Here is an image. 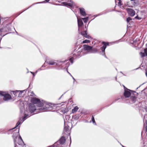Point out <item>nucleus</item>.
<instances>
[{
    "mask_svg": "<svg viewBox=\"0 0 147 147\" xmlns=\"http://www.w3.org/2000/svg\"><path fill=\"white\" fill-rule=\"evenodd\" d=\"M36 109V107L32 103H30L28 107L26 109V112L24 117H23L22 120L20 119L16 123V127L13 128L12 129H14L15 128L17 127L20 124L22 123L27 118L31 115V114L34 112Z\"/></svg>",
    "mask_w": 147,
    "mask_h": 147,
    "instance_id": "f257e3e1",
    "label": "nucleus"
},
{
    "mask_svg": "<svg viewBox=\"0 0 147 147\" xmlns=\"http://www.w3.org/2000/svg\"><path fill=\"white\" fill-rule=\"evenodd\" d=\"M83 48L81 49H80L81 48V47L80 48H79L78 49L74 52L73 57H75V56L76 57L77 56H82L84 54L86 53L87 52L90 53L92 48V47L85 45H83Z\"/></svg>",
    "mask_w": 147,
    "mask_h": 147,
    "instance_id": "f03ea898",
    "label": "nucleus"
},
{
    "mask_svg": "<svg viewBox=\"0 0 147 147\" xmlns=\"http://www.w3.org/2000/svg\"><path fill=\"white\" fill-rule=\"evenodd\" d=\"M19 131V128H18V131L14 133L12 136L15 144V147H16V143L19 145H22V144L24 143L21 137L20 136Z\"/></svg>",
    "mask_w": 147,
    "mask_h": 147,
    "instance_id": "7ed1b4c3",
    "label": "nucleus"
},
{
    "mask_svg": "<svg viewBox=\"0 0 147 147\" xmlns=\"http://www.w3.org/2000/svg\"><path fill=\"white\" fill-rule=\"evenodd\" d=\"M0 95L3 96V100L5 101H8L11 99V97L10 95L5 92L0 91Z\"/></svg>",
    "mask_w": 147,
    "mask_h": 147,
    "instance_id": "20e7f679",
    "label": "nucleus"
},
{
    "mask_svg": "<svg viewBox=\"0 0 147 147\" xmlns=\"http://www.w3.org/2000/svg\"><path fill=\"white\" fill-rule=\"evenodd\" d=\"M31 102L34 104H38L39 107H41L43 105L42 102H41L40 100L35 98H32L31 100Z\"/></svg>",
    "mask_w": 147,
    "mask_h": 147,
    "instance_id": "39448f33",
    "label": "nucleus"
},
{
    "mask_svg": "<svg viewBox=\"0 0 147 147\" xmlns=\"http://www.w3.org/2000/svg\"><path fill=\"white\" fill-rule=\"evenodd\" d=\"M53 109L52 106L49 104L47 105L45 107L40 108L38 110L40 112L50 111Z\"/></svg>",
    "mask_w": 147,
    "mask_h": 147,
    "instance_id": "423d86ee",
    "label": "nucleus"
},
{
    "mask_svg": "<svg viewBox=\"0 0 147 147\" xmlns=\"http://www.w3.org/2000/svg\"><path fill=\"white\" fill-rule=\"evenodd\" d=\"M102 43L103 45L101 47V49L102 50L101 53H100V54H102L103 55H104L105 57H106V56L105 54V50L106 48L107 45H109V43L108 42H103Z\"/></svg>",
    "mask_w": 147,
    "mask_h": 147,
    "instance_id": "0eeeda50",
    "label": "nucleus"
},
{
    "mask_svg": "<svg viewBox=\"0 0 147 147\" xmlns=\"http://www.w3.org/2000/svg\"><path fill=\"white\" fill-rule=\"evenodd\" d=\"M123 87L125 89V92L124 93V95L125 97V98H128L131 95V93L129 91L128 89H127V90H126L125 88L127 89L125 86H123Z\"/></svg>",
    "mask_w": 147,
    "mask_h": 147,
    "instance_id": "6e6552de",
    "label": "nucleus"
},
{
    "mask_svg": "<svg viewBox=\"0 0 147 147\" xmlns=\"http://www.w3.org/2000/svg\"><path fill=\"white\" fill-rule=\"evenodd\" d=\"M126 10L128 13L131 16H133L135 15V12L134 10L130 8H127Z\"/></svg>",
    "mask_w": 147,
    "mask_h": 147,
    "instance_id": "1a4fd4ad",
    "label": "nucleus"
},
{
    "mask_svg": "<svg viewBox=\"0 0 147 147\" xmlns=\"http://www.w3.org/2000/svg\"><path fill=\"white\" fill-rule=\"evenodd\" d=\"M24 91V90L21 91L16 90L13 92V94L16 96H17V94H18V96H21V94L23 93Z\"/></svg>",
    "mask_w": 147,
    "mask_h": 147,
    "instance_id": "9d476101",
    "label": "nucleus"
},
{
    "mask_svg": "<svg viewBox=\"0 0 147 147\" xmlns=\"http://www.w3.org/2000/svg\"><path fill=\"white\" fill-rule=\"evenodd\" d=\"M48 64L50 65H57L58 61H57L52 60L47 62Z\"/></svg>",
    "mask_w": 147,
    "mask_h": 147,
    "instance_id": "9b49d317",
    "label": "nucleus"
},
{
    "mask_svg": "<svg viewBox=\"0 0 147 147\" xmlns=\"http://www.w3.org/2000/svg\"><path fill=\"white\" fill-rule=\"evenodd\" d=\"M77 20L78 27L79 28L78 30H79V28L83 25V23L81 19H79L77 17Z\"/></svg>",
    "mask_w": 147,
    "mask_h": 147,
    "instance_id": "f8f14e48",
    "label": "nucleus"
},
{
    "mask_svg": "<svg viewBox=\"0 0 147 147\" xmlns=\"http://www.w3.org/2000/svg\"><path fill=\"white\" fill-rule=\"evenodd\" d=\"M79 9L80 13L83 16H85L86 15V13L84 9L83 8H80Z\"/></svg>",
    "mask_w": 147,
    "mask_h": 147,
    "instance_id": "ddd939ff",
    "label": "nucleus"
},
{
    "mask_svg": "<svg viewBox=\"0 0 147 147\" xmlns=\"http://www.w3.org/2000/svg\"><path fill=\"white\" fill-rule=\"evenodd\" d=\"M74 51L73 52V56L72 57V56H71V57H71L69 59V60L71 62V64L73 63V60L74 59H76V58L79 57L81 56H77L76 57V56H75V57H74L73 54L74 53V52L75 51Z\"/></svg>",
    "mask_w": 147,
    "mask_h": 147,
    "instance_id": "4468645a",
    "label": "nucleus"
},
{
    "mask_svg": "<svg viewBox=\"0 0 147 147\" xmlns=\"http://www.w3.org/2000/svg\"><path fill=\"white\" fill-rule=\"evenodd\" d=\"M136 98L135 96H131L130 98V101L131 103H134L136 100Z\"/></svg>",
    "mask_w": 147,
    "mask_h": 147,
    "instance_id": "2eb2a0df",
    "label": "nucleus"
},
{
    "mask_svg": "<svg viewBox=\"0 0 147 147\" xmlns=\"http://www.w3.org/2000/svg\"><path fill=\"white\" fill-rule=\"evenodd\" d=\"M62 4L65 6H69L70 7H72L73 4L72 3H68L66 2H64L62 3Z\"/></svg>",
    "mask_w": 147,
    "mask_h": 147,
    "instance_id": "dca6fc26",
    "label": "nucleus"
},
{
    "mask_svg": "<svg viewBox=\"0 0 147 147\" xmlns=\"http://www.w3.org/2000/svg\"><path fill=\"white\" fill-rule=\"evenodd\" d=\"M81 34L84 37L87 38H89L90 36L89 35H88L87 33H86V30L84 32H81Z\"/></svg>",
    "mask_w": 147,
    "mask_h": 147,
    "instance_id": "f3484780",
    "label": "nucleus"
},
{
    "mask_svg": "<svg viewBox=\"0 0 147 147\" xmlns=\"http://www.w3.org/2000/svg\"><path fill=\"white\" fill-rule=\"evenodd\" d=\"M9 30L8 29L7 30L6 28H4L0 29V35L3 33H4L5 32H7Z\"/></svg>",
    "mask_w": 147,
    "mask_h": 147,
    "instance_id": "a211bd4d",
    "label": "nucleus"
},
{
    "mask_svg": "<svg viewBox=\"0 0 147 147\" xmlns=\"http://www.w3.org/2000/svg\"><path fill=\"white\" fill-rule=\"evenodd\" d=\"M65 141V138L62 137L60 139L59 141L60 143L61 144H63Z\"/></svg>",
    "mask_w": 147,
    "mask_h": 147,
    "instance_id": "6ab92c4d",
    "label": "nucleus"
},
{
    "mask_svg": "<svg viewBox=\"0 0 147 147\" xmlns=\"http://www.w3.org/2000/svg\"><path fill=\"white\" fill-rule=\"evenodd\" d=\"M69 127L68 125L66 126L65 124L64 127V131L66 132H69Z\"/></svg>",
    "mask_w": 147,
    "mask_h": 147,
    "instance_id": "aec40b11",
    "label": "nucleus"
},
{
    "mask_svg": "<svg viewBox=\"0 0 147 147\" xmlns=\"http://www.w3.org/2000/svg\"><path fill=\"white\" fill-rule=\"evenodd\" d=\"M79 108L77 106H76L74 109H73L72 111V113H74L77 112Z\"/></svg>",
    "mask_w": 147,
    "mask_h": 147,
    "instance_id": "412c9836",
    "label": "nucleus"
},
{
    "mask_svg": "<svg viewBox=\"0 0 147 147\" xmlns=\"http://www.w3.org/2000/svg\"><path fill=\"white\" fill-rule=\"evenodd\" d=\"M97 52V49L96 48H94L93 49L92 48L91 49V51L90 52V53H96Z\"/></svg>",
    "mask_w": 147,
    "mask_h": 147,
    "instance_id": "4be33fe9",
    "label": "nucleus"
},
{
    "mask_svg": "<svg viewBox=\"0 0 147 147\" xmlns=\"http://www.w3.org/2000/svg\"><path fill=\"white\" fill-rule=\"evenodd\" d=\"M82 19L83 20L84 23H86L88 19V17H87L86 18H82Z\"/></svg>",
    "mask_w": 147,
    "mask_h": 147,
    "instance_id": "5701e85b",
    "label": "nucleus"
},
{
    "mask_svg": "<svg viewBox=\"0 0 147 147\" xmlns=\"http://www.w3.org/2000/svg\"><path fill=\"white\" fill-rule=\"evenodd\" d=\"M140 54L142 57H143L146 55H145V53L142 52H141L140 53Z\"/></svg>",
    "mask_w": 147,
    "mask_h": 147,
    "instance_id": "b1692460",
    "label": "nucleus"
},
{
    "mask_svg": "<svg viewBox=\"0 0 147 147\" xmlns=\"http://www.w3.org/2000/svg\"><path fill=\"white\" fill-rule=\"evenodd\" d=\"M90 42V41L89 40H84L82 42V43H89Z\"/></svg>",
    "mask_w": 147,
    "mask_h": 147,
    "instance_id": "393cba45",
    "label": "nucleus"
},
{
    "mask_svg": "<svg viewBox=\"0 0 147 147\" xmlns=\"http://www.w3.org/2000/svg\"><path fill=\"white\" fill-rule=\"evenodd\" d=\"M91 119H92V121L93 123H95V124H96L95 121L94 120V118L93 115L92 116Z\"/></svg>",
    "mask_w": 147,
    "mask_h": 147,
    "instance_id": "a878e982",
    "label": "nucleus"
},
{
    "mask_svg": "<svg viewBox=\"0 0 147 147\" xmlns=\"http://www.w3.org/2000/svg\"><path fill=\"white\" fill-rule=\"evenodd\" d=\"M119 1L118 2V4L119 6H121L122 5V4L121 3V2L120 1V0H119Z\"/></svg>",
    "mask_w": 147,
    "mask_h": 147,
    "instance_id": "bb28decb",
    "label": "nucleus"
},
{
    "mask_svg": "<svg viewBox=\"0 0 147 147\" xmlns=\"http://www.w3.org/2000/svg\"><path fill=\"white\" fill-rule=\"evenodd\" d=\"M131 20V19L130 17H128L127 19V22H129Z\"/></svg>",
    "mask_w": 147,
    "mask_h": 147,
    "instance_id": "cd10ccee",
    "label": "nucleus"
},
{
    "mask_svg": "<svg viewBox=\"0 0 147 147\" xmlns=\"http://www.w3.org/2000/svg\"><path fill=\"white\" fill-rule=\"evenodd\" d=\"M144 53L147 56V48L144 49Z\"/></svg>",
    "mask_w": 147,
    "mask_h": 147,
    "instance_id": "c85d7f7f",
    "label": "nucleus"
},
{
    "mask_svg": "<svg viewBox=\"0 0 147 147\" xmlns=\"http://www.w3.org/2000/svg\"><path fill=\"white\" fill-rule=\"evenodd\" d=\"M49 1V0H45V1H43V2H39V3H45V1H46V2H48Z\"/></svg>",
    "mask_w": 147,
    "mask_h": 147,
    "instance_id": "c756f323",
    "label": "nucleus"
},
{
    "mask_svg": "<svg viewBox=\"0 0 147 147\" xmlns=\"http://www.w3.org/2000/svg\"><path fill=\"white\" fill-rule=\"evenodd\" d=\"M107 12H102L101 13H100V14H99L98 16L100 15H102L103 14L106 13Z\"/></svg>",
    "mask_w": 147,
    "mask_h": 147,
    "instance_id": "7c9ffc66",
    "label": "nucleus"
},
{
    "mask_svg": "<svg viewBox=\"0 0 147 147\" xmlns=\"http://www.w3.org/2000/svg\"><path fill=\"white\" fill-rule=\"evenodd\" d=\"M133 41L134 42V43H136V40L135 39H133Z\"/></svg>",
    "mask_w": 147,
    "mask_h": 147,
    "instance_id": "2f4dec72",
    "label": "nucleus"
},
{
    "mask_svg": "<svg viewBox=\"0 0 147 147\" xmlns=\"http://www.w3.org/2000/svg\"><path fill=\"white\" fill-rule=\"evenodd\" d=\"M30 73H31L32 74V75H33V76H35V75L34 74L33 72H32L31 71H30Z\"/></svg>",
    "mask_w": 147,
    "mask_h": 147,
    "instance_id": "473e14b6",
    "label": "nucleus"
},
{
    "mask_svg": "<svg viewBox=\"0 0 147 147\" xmlns=\"http://www.w3.org/2000/svg\"><path fill=\"white\" fill-rule=\"evenodd\" d=\"M135 18L136 19H139L138 18V16H136L135 17Z\"/></svg>",
    "mask_w": 147,
    "mask_h": 147,
    "instance_id": "72a5a7b5",
    "label": "nucleus"
},
{
    "mask_svg": "<svg viewBox=\"0 0 147 147\" xmlns=\"http://www.w3.org/2000/svg\"><path fill=\"white\" fill-rule=\"evenodd\" d=\"M145 129L146 131H147V126L145 127Z\"/></svg>",
    "mask_w": 147,
    "mask_h": 147,
    "instance_id": "f704fd0d",
    "label": "nucleus"
},
{
    "mask_svg": "<svg viewBox=\"0 0 147 147\" xmlns=\"http://www.w3.org/2000/svg\"><path fill=\"white\" fill-rule=\"evenodd\" d=\"M49 147H54V146H49Z\"/></svg>",
    "mask_w": 147,
    "mask_h": 147,
    "instance_id": "c9c22d12",
    "label": "nucleus"
},
{
    "mask_svg": "<svg viewBox=\"0 0 147 147\" xmlns=\"http://www.w3.org/2000/svg\"><path fill=\"white\" fill-rule=\"evenodd\" d=\"M72 77V78H73V79L75 81V79H74V78L73 77Z\"/></svg>",
    "mask_w": 147,
    "mask_h": 147,
    "instance_id": "e433bc0d",
    "label": "nucleus"
},
{
    "mask_svg": "<svg viewBox=\"0 0 147 147\" xmlns=\"http://www.w3.org/2000/svg\"><path fill=\"white\" fill-rule=\"evenodd\" d=\"M7 34V33H6L5 34H4L3 35V36H4V35H5V34Z\"/></svg>",
    "mask_w": 147,
    "mask_h": 147,
    "instance_id": "4c0bfd02",
    "label": "nucleus"
},
{
    "mask_svg": "<svg viewBox=\"0 0 147 147\" xmlns=\"http://www.w3.org/2000/svg\"><path fill=\"white\" fill-rule=\"evenodd\" d=\"M135 0H131V1H135Z\"/></svg>",
    "mask_w": 147,
    "mask_h": 147,
    "instance_id": "58836bf2",
    "label": "nucleus"
},
{
    "mask_svg": "<svg viewBox=\"0 0 147 147\" xmlns=\"http://www.w3.org/2000/svg\"><path fill=\"white\" fill-rule=\"evenodd\" d=\"M68 73H69V74H70L71 76V74H70V73H69L68 72Z\"/></svg>",
    "mask_w": 147,
    "mask_h": 147,
    "instance_id": "ea45409f",
    "label": "nucleus"
},
{
    "mask_svg": "<svg viewBox=\"0 0 147 147\" xmlns=\"http://www.w3.org/2000/svg\"><path fill=\"white\" fill-rule=\"evenodd\" d=\"M85 28H86V26H85Z\"/></svg>",
    "mask_w": 147,
    "mask_h": 147,
    "instance_id": "a19ab883",
    "label": "nucleus"
},
{
    "mask_svg": "<svg viewBox=\"0 0 147 147\" xmlns=\"http://www.w3.org/2000/svg\"><path fill=\"white\" fill-rule=\"evenodd\" d=\"M28 8H27V9H26V10L27 9H28Z\"/></svg>",
    "mask_w": 147,
    "mask_h": 147,
    "instance_id": "79ce46f5",
    "label": "nucleus"
},
{
    "mask_svg": "<svg viewBox=\"0 0 147 147\" xmlns=\"http://www.w3.org/2000/svg\"><path fill=\"white\" fill-rule=\"evenodd\" d=\"M16 32L17 34H18V32Z\"/></svg>",
    "mask_w": 147,
    "mask_h": 147,
    "instance_id": "37998d69",
    "label": "nucleus"
},
{
    "mask_svg": "<svg viewBox=\"0 0 147 147\" xmlns=\"http://www.w3.org/2000/svg\"><path fill=\"white\" fill-rule=\"evenodd\" d=\"M37 71L36 72V74L37 73Z\"/></svg>",
    "mask_w": 147,
    "mask_h": 147,
    "instance_id": "c03bdc74",
    "label": "nucleus"
},
{
    "mask_svg": "<svg viewBox=\"0 0 147 147\" xmlns=\"http://www.w3.org/2000/svg\"><path fill=\"white\" fill-rule=\"evenodd\" d=\"M70 139H71V137H70Z\"/></svg>",
    "mask_w": 147,
    "mask_h": 147,
    "instance_id": "a18cd8bd",
    "label": "nucleus"
}]
</instances>
